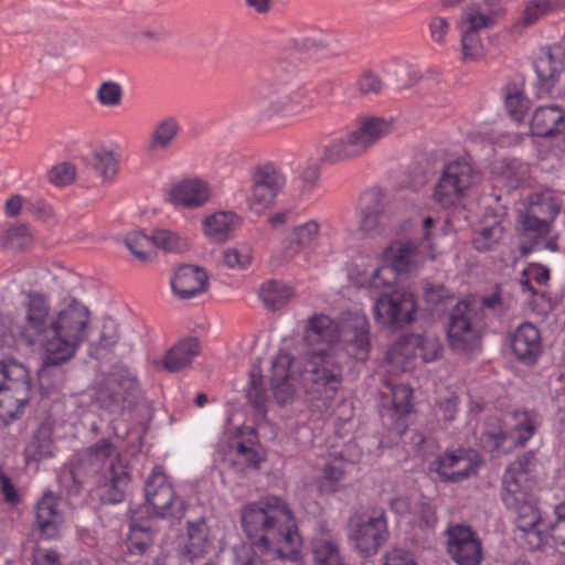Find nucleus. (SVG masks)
<instances>
[{"label":"nucleus","mask_w":565,"mask_h":565,"mask_svg":"<svg viewBox=\"0 0 565 565\" xmlns=\"http://www.w3.org/2000/svg\"><path fill=\"white\" fill-rule=\"evenodd\" d=\"M374 316L383 326L403 327L414 320L416 303L414 296L404 290L396 289L383 292L373 305Z\"/></svg>","instance_id":"4468645a"},{"label":"nucleus","mask_w":565,"mask_h":565,"mask_svg":"<svg viewBox=\"0 0 565 565\" xmlns=\"http://www.w3.org/2000/svg\"><path fill=\"white\" fill-rule=\"evenodd\" d=\"M230 449L231 461L241 471L248 468L257 469L263 459L262 454L254 445H247L236 438L232 440Z\"/></svg>","instance_id":"4c0bfd02"},{"label":"nucleus","mask_w":565,"mask_h":565,"mask_svg":"<svg viewBox=\"0 0 565 565\" xmlns=\"http://www.w3.org/2000/svg\"><path fill=\"white\" fill-rule=\"evenodd\" d=\"M387 537V520L383 511H373L370 515L352 522L350 539L363 554L376 553Z\"/></svg>","instance_id":"2eb2a0df"},{"label":"nucleus","mask_w":565,"mask_h":565,"mask_svg":"<svg viewBox=\"0 0 565 565\" xmlns=\"http://www.w3.org/2000/svg\"><path fill=\"white\" fill-rule=\"evenodd\" d=\"M118 156L108 149H100L92 154V166L106 182L113 181L118 172Z\"/></svg>","instance_id":"a19ab883"},{"label":"nucleus","mask_w":565,"mask_h":565,"mask_svg":"<svg viewBox=\"0 0 565 565\" xmlns=\"http://www.w3.org/2000/svg\"><path fill=\"white\" fill-rule=\"evenodd\" d=\"M428 30L431 41L444 46L450 32V21L444 17H433L428 22Z\"/></svg>","instance_id":"052dcab7"},{"label":"nucleus","mask_w":565,"mask_h":565,"mask_svg":"<svg viewBox=\"0 0 565 565\" xmlns=\"http://www.w3.org/2000/svg\"><path fill=\"white\" fill-rule=\"evenodd\" d=\"M53 455L54 446L50 431L47 429L38 430L25 448L26 459L39 461L51 458Z\"/></svg>","instance_id":"37998d69"},{"label":"nucleus","mask_w":565,"mask_h":565,"mask_svg":"<svg viewBox=\"0 0 565 565\" xmlns=\"http://www.w3.org/2000/svg\"><path fill=\"white\" fill-rule=\"evenodd\" d=\"M254 249L248 243H237L223 252L224 264L232 269H246L253 260Z\"/></svg>","instance_id":"49530a36"},{"label":"nucleus","mask_w":565,"mask_h":565,"mask_svg":"<svg viewBox=\"0 0 565 565\" xmlns=\"http://www.w3.org/2000/svg\"><path fill=\"white\" fill-rule=\"evenodd\" d=\"M559 204L550 192L533 193L522 216L524 235L537 241L548 235L551 223L559 212Z\"/></svg>","instance_id":"ddd939ff"},{"label":"nucleus","mask_w":565,"mask_h":565,"mask_svg":"<svg viewBox=\"0 0 565 565\" xmlns=\"http://www.w3.org/2000/svg\"><path fill=\"white\" fill-rule=\"evenodd\" d=\"M504 9L500 4L471 2L465 6L456 22L459 31L479 32L492 28L503 17Z\"/></svg>","instance_id":"4be33fe9"},{"label":"nucleus","mask_w":565,"mask_h":565,"mask_svg":"<svg viewBox=\"0 0 565 565\" xmlns=\"http://www.w3.org/2000/svg\"><path fill=\"white\" fill-rule=\"evenodd\" d=\"M393 131V121L376 116L362 117L343 135L320 149V161L337 164L364 156Z\"/></svg>","instance_id":"39448f33"},{"label":"nucleus","mask_w":565,"mask_h":565,"mask_svg":"<svg viewBox=\"0 0 565 565\" xmlns=\"http://www.w3.org/2000/svg\"><path fill=\"white\" fill-rule=\"evenodd\" d=\"M443 345L434 333L409 334L396 341L387 351V361L396 371H406L418 363L441 358Z\"/></svg>","instance_id":"0eeeda50"},{"label":"nucleus","mask_w":565,"mask_h":565,"mask_svg":"<svg viewBox=\"0 0 565 565\" xmlns=\"http://www.w3.org/2000/svg\"><path fill=\"white\" fill-rule=\"evenodd\" d=\"M4 376H14L17 385L15 396L0 394V423L8 424L23 413V408L29 402L30 383L28 370L22 364L9 366Z\"/></svg>","instance_id":"412c9836"},{"label":"nucleus","mask_w":565,"mask_h":565,"mask_svg":"<svg viewBox=\"0 0 565 565\" xmlns=\"http://www.w3.org/2000/svg\"><path fill=\"white\" fill-rule=\"evenodd\" d=\"M274 396L280 405L290 402L296 388L317 407L329 406L342 384L343 371L334 356L326 351L294 360L280 353L271 364Z\"/></svg>","instance_id":"f03ea898"},{"label":"nucleus","mask_w":565,"mask_h":565,"mask_svg":"<svg viewBox=\"0 0 565 565\" xmlns=\"http://www.w3.org/2000/svg\"><path fill=\"white\" fill-rule=\"evenodd\" d=\"M388 225V216L377 192H367L362 198L358 214L356 227L353 234L358 238L376 237L382 235Z\"/></svg>","instance_id":"a211bd4d"},{"label":"nucleus","mask_w":565,"mask_h":565,"mask_svg":"<svg viewBox=\"0 0 565 565\" xmlns=\"http://www.w3.org/2000/svg\"><path fill=\"white\" fill-rule=\"evenodd\" d=\"M307 92L296 88L290 92L275 90L267 94L259 90V98H269L268 105L264 108V115L270 119L274 117H291L305 114L313 108V102L307 100Z\"/></svg>","instance_id":"6ab92c4d"},{"label":"nucleus","mask_w":565,"mask_h":565,"mask_svg":"<svg viewBox=\"0 0 565 565\" xmlns=\"http://www.w3.org/2000/svg\"><path fill=\"white\" fill-rule=\"evenodd\" d=\"M510 509L516 514V526L523 533V539L529 547L531 550L541 548L546 543L544 526L547 523L543 521L540 510L527 500Z\"/></svg>","instance_id":"5701e85b"},{"label":"nucleus","mask_w":565,"mask_h":565,"mask_svg":"<svg viewBox=\"0 0 565 565\" xmlns=\"http://www.w3.org/2000/svg\"><path fill=\"white\" fill-rule=\"evenodd\" d=\"M260 384H262V375L252 373L250 374V388L248 390L247 396L258 411L265 412L266 397L260 390Z\"/></svg>","instance_id":"338daca9"},{"label":"nucleus","mask_w":565,"mask_h":565,"mask_svg":"<svg viewBox=\"0 0 565 565\" xmlns=\"http://www.w3.org/2000/svg\"><path fill=\"white\" fill-rule=\"evenodd\" d=\"M447 551L458 565H479L481 542L469 526L454 525L448 530Z\"/></svg>","instance_id":"aec40b11"},{"label":"nucleus","mask_w":565,"mask_h":565,"mask_svg":"<svg viewBox=\"0 0 565 565\" xmlns=\"http://www.w3.org/2000/svg\"><path fill=\"white\" fill-rule=\"evenodd\" d=\"M0 242L6 249L18 252L32 242V233L26 225H10L3 230Z\"/></svg>","instance_id":"79ce46f5"},{"label":"nucleus","mask_w":565,"mask_h":565,"mask_svg":"<svg viewBox=\"0 0 565 565\" xmlns=\"http://www.w3.org/2000/svg\"><path fill=\"white\" fill-rule=\"evenodd\" d=\"M201 345L196 338H186L170 348L161 363L169 372H179L189 367L195 356L200 354Z\"/></svg>","instance_id":"72a5a7b5"},{"label":"nucleus","mask_w":565,"mask_h":565,"mask_svg":"<svg viewBox=\"0 0 565 565\" xmlns=\"http://www.w3.org/2000/svg\"><path fill=\"white\" fill-rule=\"evenodd\" d=\"M511 349L524 363H533L541 353L542 342L539 329L530 323H521L511 334Z\"/></svg>","instance_id":"a878e982"},{"label":"nucleus","mask_w":565,"mask_h":565,"mask_svg":"<svg viewBox=\"0 0 565 565\" xmlns=\"http://www.w3.org/2000/svg\"><path fill=\"white\" fill-rule=\"evenodd\" d=\"M534 462L533 452H526L513 461L505 470L502 480V501L508 509L527 500L530 490L529 473Z\"/></svg>","instance_id":"dca6fc26"},{"label":"nucleus","mask_w":565,"mask_h":565,"mask_svg":"<svg viewBox=\"0 0 565 565\" xmlns=\"http://www.w3.org/2000/svg\"><path fill=\"white\" fill-rule=\"evenodd\" d=\"M287 177L284 171L273 163L257 166L250 172L249 195L247 199L250 210L262 213L274 204L277 195L285 189Z\"/></svg>","instance_id":"9d476101"},{"label":"nucleus","mask_w":565,"mask_h":565,"mask_svg":"<svg viewBox=\"0 0 565 565\" xmlns=\"http://www.w3.org/2000/svg\"><path fill=\"white\" fill-rule=\"evenodd\" d=\"M433 217H426L423 222L424 232L420 235H397L391 239L381 254V259L393 266L396 273L412 275L417 273L427 259L434 258L431 233Z\"/></svg>","instance_id":"423d86ee"},{"label":"nucleus","mask_w":565,"mask_h":565,"mask_svg":"<svg viewBox=\"0 0 565 565\" xmlns=\"http://www.w3.org/2000/svg\"><path fill=\"white\" fill-rule=\"evenodd\" d=\"M125 244L130 253L141 262H147L153 256L152 235H146L140 231H134L127 234Z\"/></svg>","instance_id":"a18cd8bd"},{"label":"nucleus","mask_w":565,"mask_h":565,"mask_svg":"<svg viewBox=\"0 0 565 565\" xmlns=\"http://www.w3.org/2000/svg\"><path fill=\"white\" fill-rule=\"evenodd\" d=\"M397 275L402 274L396 273L393 266L385 263V265L380 266L373 270L370 278V285L375 289L390 287L394 284Z\"/></svg>","instance_id":"bf43d9fd"},{"label":"nucleus","mask_w":565,"mask_h":565,"mask_svg":"<svg viewBox=\"0 0 565 565\" xmlns=\"http://www.w3.org/2000/svg\"><path fill=\"white\" fill-rule=\"evenodd\" d=\"M36 523L45 539H54L58 535L64 519L58 508V500L52 492L44 493L38 502Z\"/></svg>","instance_id":"cd10ccee"},{"label":"nucleus","mask_w":565,"mask_h":565,"mask_svg":"<svg viewBox=\"0 0 565 565\" xmlns=\"http://www.w3.org/2000/svg\"><path fill=\"white\" fill-rule=\"evenodd\" d=\"M481 305L478 301L461 300L451 310L447 338L455 351H471L479 344V320Z\"/></svg>","instance_id":"1a4fd4ad"},{"label":"nucleus","mask_w":565,"mask_h":565,"mask_svg":"<svg viewBox=\"0 0 565 565\" xmlns=\"http://www.w3.org/2000/svg\"><path fill=\"white\" fill-rule=\"evenodd\" d=\"M207 285V275L195 266L180 267L171 279V287L179 298L189 299L203 292Z\"/></svg>","instance_id":"bb28decb"},{"label":"nucleus","mask_w":565,"mask_h":565,"mask_svg":"<svg viewBox=\"0 0 565 565\" xmlns=\"http://www.w3.org/2000/svg\"><path fill=\"white\" fill-rule=\"evenodd\" d=\"M460 32V42L462 50V60L465 62H476L484 55V49L478 32Z\"/></svg>","instance_id":"603ef678"},{"label":"nucleus","mask_w":565,"mask_h":565,"mask_svg":"<svg viewBox=\"0 0 565 565\" xmlns=\"http://www.w3.org/2000/svg\"><path fill=\"white\" fill-rule=\"evenodd\" d=\"M550 279V270L539 264H531L523 269V277L520 280L523 290L531 292L532 295L539 294L535 289V285L543 286Z\"/></svg>","instance_id":"3c124183"},{"label":"nucleus","mask_w":565,"mask_h":565,"mask_svg":"<svg viewBox=\"0 0 565 565\" xmlns=\"http://www.w3.org/2000/svg\"><path fill=\"white\" fill-rule=\"evenodd\" d=\"M387 386L391 390L392 404H393L395 411L399 415L409 413L411 398H412V394H413L412 388L406 384H399V385H395V386H391V384H387Z\"/></svg>","instance_id":"13d9d810"},{"label":"nucleus","mask_w":565,"mask_h":565,"mask_svg":"<svg viewBox=\"0 0 565 565\" xmlns=\"http://www.w3.org/2000/svg\"><path fill=\"white\" fill-rule=\"evenodd\" d=\"M320 180V168L316 162H306L299 167L295 179L296 191L301 200L309 199L317 190Z\"/></svg>","instance_id":"ea45409f"},{"label":"nucleus","mask_w":565,"mask_h":565,"mask_svg":"<svg viewBox=\"0 0 565 565\" xmlns=\"http://www.w3.org/2000/svg\"><path fill=\"white\" fill-rule=\"evenodd\" d=\"M527 167L516 160H511L502 168L498 183L508 189L516 188L526 177Z\"/></svg>","instance_id":"864d4df0"},{"label":"nucleus","mask_w":565,"mask_h":565,"mask_svg":"<svg viewBox=\"0 0 565 565\" xmlns=\"http://www.w3.org/2000/svg\"><path fill=\"white\" fill-rule=\"evenodd\" d=\"M79 465L96 477L103 501L113 504L124 501L130 476L119 450L109 440L100 439L86 449Z\"/></svg>","instance_id":"20e7f679"},{"label":"nucleus","mask_w":565,"mask_h":565,"mask_svg":"<svg viewBox=\"0 0 565 565\" xmlns=\"http://www.w3.org/2000/svg\"><path fill=\"white\" fill-rule=\"evenodd\" d=\"M295 292L291 286L277 279H270L262 284L259 298L269 310H277L285 306Z\"/></svg>","instance_id":"e433bc0d"},{"label":"nucleus","mask_w":565,"mask_h":565,"mask_svg":"<svg viewBox=\"0 0 565 565\" xmlns=\"http://www.w3.org/2000/svg\"><path fill=\"white\" fill-rule=\"evenodd\" d=\"M504 102L512 119L522 121L529 109V100L525 98L522 90L515 86L507 87L504 89Z\"/></svg>","instance_id":"de8ad7c7"},{"label":"nucleus","mask_w":565,"mask_h":565,"mask_svg":"<svg viewBox=\"0 0 565 565\" xmlns=\"http://www.w3.org/2000/svg\"><path fill=\"white\" fill-rule=\"evenodd\" d=\"M305 339L312 348L302 358H309L315 352L326 351L332 354L341 365L337 350L340 340L350 355L355 360L365 361L370 352L369 322L364 315L355 313L345 319L339 328L328 316H313L307 323Z\"/></svg>","instance_id":"7ed1b4c3"},{"label":"nucleus","mask_w":565,"mask_h":565,"mask_svg":"<svg viewBox=\"0 0 565 565\" xmlns=\"http://www.w3.org/2000/svg\"><path fill=\"white\" fill-rule=\"evenodd\" d=\"M344 475V462L341 459L334 458L330 460L322 472L319 488L321 491H334L337 484L341 481Z\"/></svg>","instance_id":"5fc2aeb1"},{"label":"nucleus","mask_w":565,"mask_h":565,"mask_svg":"<svg viewBox=\"0 0 565 565\" xmlns=\"http://www.w3.org/2000/svg\"><path fill=\"white\" fill-rule=\"evenodd\" d=\"M315 565H343L338 543L328 533H319L311 543Z\"/></svg>","instance_id":"c9c22d12"},{"label":"nucleus","mask_w":565,"mask_h":565,"mask_svg":"<svg viewBox=\"0 0 565 565\" xmlns=\"http://www.w3.org/2000/svg\"><path fill=\"white\" fill-rule=\"evenodd\" d=\"M355 86L361 95H377L383 92L385 84L376 73L364 70L356 78Z\"/></svg>","instance_id":"4d7b16f0"},{"label":"nucleus","mask_w":565,"mask_h":565,"mask_svg":"<svg viewBox=\"0 0 565 565\" xmlns=\"http://www.w3.org/2000/svg\"><path fill=\"white\" fill-rule=\"evenodd\" d=\"M478 181V175L468 162L452 161L445 167L436 184L435 200L444 206L456 204Z\"/></svg>","instance_id":"f8f14e48"},{"label":"nucleus","mask_w":565,"mask_h":565,"mask_svg":"<svg viewBox=\"0 0 565 565\" xmlns=\"http://www.w3.org/2000/svg\"><path fill=\"white\" fill-rule=\"evenodd\" d=\"M534 135L548 137L565 131V109L558 105H546L535 109L531 119Z\"/></svg>","instance_id":"c85d7f7f"},{"label":"nucleus","mask_w":565,"mask_h":565,"mask_svg":"<svg viewBox=\"0 0 565 565\" xmlns=\"http://www.w3.org/2000/svg\"><path fill=\"white\" fill-rule=\"evenodd\" d=\"M212 196L210 184L201 179H188L174 184L169 198L173 205L185 209H198L206 204Z\"/></svg>","instance_id":"393cba45"},{"label":"nucleus","mask_w":565,"mask_h":565,"mask_svg":"<svg viewBox=\"0 0 565 565\" xmlns=\"http://www.w3.org/2000/svg\"><path fill=\"white\" fill-rule=\"evenodd\" d=\"M534 70L539 79V96L551 93L564 70V61L559 49L542 47L534 61Z\"/></svg>","instance_id":"b1692460"},{"label":"nucleus","mask_w":565,"mask_h":565,"mask_svg":"<svg viewBox=\"0 0 565 565\" xmlns=\"http://www.w3.org/2000/svg\"><path fill=\"white\" fill-rule=\"evenodd\" d=\"M320 223L317 220H308L292 227L290 239L286 242L285 257L294 258L305 248L321 247L317 245L320 234Z\"/></svg>","instance_id":"473e14b6"},{"label":"nucleus","mask_w":565,"mask_h":565,"mask_svg":"<svg viewBox=\"0 0 565 565\" xmlns=\"http://www.w3.org/2000/svg\"><path fill=\"white\" fill-rule=\"evenodd\" d=\"M383 565H417L414 557L401 548H394L385 554Z\"/></svg>","instance_id":"774afa93"},{"label":"nucleus","mask_w":565,"mask_h":565,"mask_svg":"<svg viewBox=\"0 0 565 565\" xmlns=\"http://www.w3.org/2000/svg\"><path fill=\"white\" fill-rule=\"evenodd\" d=\"M151 235L153 239V252L156 248H161L167 253H181L189 247L186 238L167 228L154 230Z\"/></svg>","instance_id":"c03bdc74"},{"label":"nucleus","mask_w":565,"mask_h":565,"mask_svg":"<svg viewBox=\"0 0 565 565\" xmlns=\"http://www.w3.org/2000/svg\"><path fill=\"white\" fill-rule=\"evenodd\" d=\"M556 520L544 526L546 542L551 539L556 545L565 546V502L555 507Z\"/></svg>","instance_id":"6e6d98bb"},{"label":"nucleus","mask_w":565,"mask_h":565,"mask_svg":"<svg viewBox=\"0 0 565 565\" xmlns=\"http://www.w3.org/2000/svg\"><path fill=\"white\" fill-rule=\"evenodd\" d=\"M409 522L433 525L436 522L435 510L431 505L423 502L414 503V513L409 518Z\"/></svg>","instance_id":"69168bd1"},{"label":"nucleus","mask_w":565,"mask_h":565,"mask_svg":"<svg viewBox=\"0 0 565 565\" xmlns=\"http://www.w3.org/2000/svg\"><path fill=\"white\" fill-rule=\"evenodd\" d=\"M507 433L495 437V446H500L504 440H511L516 447L524 446L536 430L535 417L529 412H518L511 415Z\"/></svg>","instance_id":"2f4dec72"},{"label":"nucleus","mask_w":565,"mask_h":565,"mask_svg":"<svg viewBox=\"0 0 565 565\" xmlns=\"http://www.w3.org/2000/svg\"><path fill=\"white\" fill-rule=\"evenodd\" d=\"M479 463L477 451L459 448L440 455L430 467L443 480L461 482L477 472Z\"/></svg>","instance_id":"f3484780"},{"label":"nucleus","mask_w":565,"mask_h":565,"mask_svg":"<svg viewBox=\"0 0 565 565\" xmlns=\"http://www.w3.org/2000/svg\"><path fill=\"white\" fill-rule=\"evenodd\" d=\"M119 339L118 326L114 319L107 318L103 321L99 332V344L106 349L114 347Z\"/></svg>","instance_id":"0e129e2a"},{"label":"nucleus","mask_w":565,"mask_h":565,"mask_svg":"<svg viewBox=\"0 0 565 565\" xmlns=\"http://www.w3.org/2000/svg\"><path fill=\"white\" fill-rule=\"evenodd\" d=\"M151 535L142 529L134 527L129 537V551L132 554H143L151 545Z\"/></svg>","instance_id":"e2e57ef3"},{"label":"nucleus","mask_w":565,"mask_h":565,"mask_svg":"<svg viewBox=\"0 0 565 565\" xmlns=\"http://www.w3.org/2000/svg\"><path fill=\"white\" fill-rule=\"evenodd\" d=\"M212 544L210 530L204 520L188 522L186 534L179 543L180 552L190 559L203 557Z\"/></svg>","instance_id":"c756f323"},{"label":"nucleus","mask_w":565,"mask_h":565,"mask_svg":"<svg viewBox=\"0 0 565 565\" xmlns=\"http://www.w3.org/2000/svg\"><path fill=\"white\" fill-rule=\"evenodd\" d=\"M124 88L113 79L104 81L96 89V99L104 107H118L122 103Z\"/></svg>","instance_id":"09e8293b"},{"label":"nucleus","mask_w":565,"mask_h":565,"mask_svg":"<svg viewBox=\"0 0 565 565\" xmlns=\"http://www.w3.org/2000/svg\"><path fill=\"white\" fill-rule=\"evenodd\" d=\"M242 525L252 542L250 554L245 551L237 565L298 564L302 540L289 505L269 495L246 504Z\"/></svg>","instance_id":"f257e3e1"},{"label":"nucleus","mask_w":565,"mask_h":565,"mask_svg":"<svg viewBox=\"0 0 565 565\" xmlns=\"http://www.w3.org/2000/svg\"><path fill=\"white\" fill-rule=\"evenodd\" d=\"M75 178V168L67 162L54 166L49 173V179L55 185H66Z\"/></svg>","instance_id":"680f3d73"},{"label":"nucleus","mask_w":565,"mask_h":565,"mask_svg":"<svg viewBox=\"0 0 565 565\" xmlns=\"http://www.w3.org/2000/svg\"><path fill=\"white\" fill-rule=\"evenodd\" d=\"M241 217L232 211H217L202 220L203 234L213 242L224 243L239 227Z\"/></svg>","instance_id":"7c9ffc66"},{"label":"nucleus","mask_w":565,"mask_h":565,"mask_svg":"<svg viewBox=\"0 0 565 565\" xmlns=\"http://www.w3.org/2000/svg\"><path fill=\"white\" fill-rule=\"evenodd\" d=\"M565 7V0H530L524 13L525 24H532L544 14Z\"/></svg>","instance_id":"8fccbe9b"},{"label":"nucleus","mask_w":565,"mask_h":565,"mask_svg":"<svg viewBox=\"0 0 565 565\" xmlns=\"http://www.w3.org/2000/svg\"><path fill=\"white\" fill-rule=\"evenodd\" d=\"M135 374L124 365H114L96 381L95 401L109 413L118 414L137 391Z\"/></svg>","instance_id":"6e6552de"},{"label":"nucleus","mask_w":565,"mask_h":565,"mask_svg":"<svg viewBox=\"0 0 565 565\" xmlns=\"http://www.w3.org/2000/svg\"><path fill=\"white\" fill-rule=\"evenodd\" d=\"M145 494L154 515L175 520L184 515V501L175 494L168 477L159 468L153 469L147 479Z\"/></svg>","instance_id":"9b49d317"},{"label":"nucleus","mask_w":565,"mask_h":565,"mask_svg":"<svg viewBox=\"0 0 565 565\" xmlns=\"http://www.w3.org/2000/svg\"><path fill=\"white\" fill-rule=\"evenodd\" d=\"M503 233L504 227L501 221L497 218L486 221L481 228L476 231L472 244L479 252L491 250L499 244Z\"/></svg>","instance_id":"58836bf2"},{"label":"nucleus","mask_w":565,"mask_h":565,"mask_svg":"<svg viewBox=\"0 0 565 565\" xmlns=\"http://www.w3.org/2000/svg\"><path fill=\"white\" fill-rule=\"evenodd\" d=\"M181 131L180 122L174 117H166L159 120L152 128L148 149L158 153L170 149Z\"/></svg>","instance_id":"f704fd0d"}]
</instances>
